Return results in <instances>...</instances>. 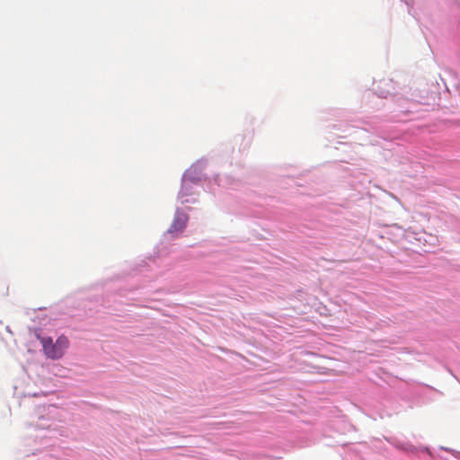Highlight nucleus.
<instances>
[{"label": "nucleus", "mask_w": 460, "mask_h": 460, "mask_svg": "<svg viewBox=\"0 0 460 460\" xmlns=\"http://www.w3.org/2000/svg\"><path fill=\"white\" fill-rule=\"evenodd\" d=\"M38 339L46 357L54 360L61 358L69 347V340L65 335L59 336L55 342L51 337L38 336Z\"/></svg>", "instance_id": "1"}, {"label": "nucleus", "mask_w": 460, "mask_h": 460, "mask_svg": "<svg viewBox=\"0 0 460 460\" xmlns=\"http://www.w3.org/2000/svg\"><path fill=\"white\" fill-rule=\"evenodd\" d=\"M188 217L184 214H179L175 217L171 227L168 229L169 234H174L183 231L187 225Z\"/></svg>", "instance_id": "2"}, {"label": "nucleus", "mask_w": 460, "mask_h": 460, "mask_svg": "<svg viewBox=\"0 0 460 460\" xmlns=\"http://www.w3.org/2000/svg\"><path fill=\"white\" fill-rule=\"evenodd\" d=\"M394 90L395 86L392 80L380 81L376 88L378 94L384 98H386L389 94L393 93Z\"/></svg>", "instance_id": "3"}, {"label": "nucleus", "mask_w": 460, "mask_h": 460, "mask_svg": "<svg viewBox=\"0 0 460 460\" xmlns=\"http://www.w3.org/2000/svg\"><path fill=\"white\" fill-rule=\"evenodd\" d=\"M187 189H188L187 185L184 184L183 187H182V190H181V195L182 196H186L187 195V193L184 192V190H187Z\"/></svg>", "instance_id": "4"}]
</instances>
